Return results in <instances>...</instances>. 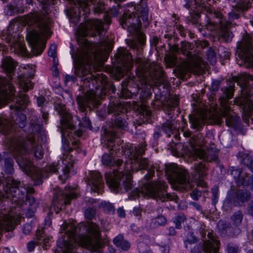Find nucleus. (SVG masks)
I'll use <instances>...</instances> for the list:
<instances>
[{"instance_id":"f257e3e1","label":"nucleus","mask_w":253,"mask_h":253,"mask_svg":"<svg viewBox=\"0 0 253 253\" xmlns=\"http://www.w3.org/2000/svg\"><path fill=\"white\" fill-rule=\"evenodd\" d=\"M120 23L123 28L136 35L135 39L129 40L126 42L127 45L136 52L135 63L137 66V75L144 83L150 86L164 84L166 77L162 68L157 65L150 64L147 59L142 56L143 46L145 44V37L139 30L141 27L146 28L149 25L147 7L138 6L135 13L134 11H126L123 14Z\"/></svg>"},{"instance_id":"f03ea898","label":"nucleus","mask_w":253,"mask_h":253,"mask_svg":"<svg viewBox=\"0 0 253 253\" xmlns=\"http://www.w3.org/2000/svg\"><path fill=\"white\" fill-rule=\"evenodd\" d=\"M25 20L29 26L38 28V30H33L27 35L26 39L31 47V52H29L25 44L21 42L16 44L15 50L22 56L31 58L33 56L40 55L44 49L45 42H42V39L50 36L52 23L49 17L45 15L43 16L38 13L27 15Z\"/></svg>"},{"instance_id":"7ed1b4c3","label":"nucleus","mask_w":253,"mask_h":253,"mask_svg":"<svg viewBox=\"0 0 253 253\" xmlns=\"http://www.w3.org/2000/svg\"><path fill=\"white\" fill-rule=\"evenodd\" d=\"M100 43L101 52L91 49L89 51H86L84 58H79L74 64L75 74L82 77L83 85L91 90L94 88L97 89L107 83L106 76L102 73L97 74L96 76L90 74L91 65L100 60L101 52L112 49V44L110 41L103 40L100 41Z\"/></svg>"},{"instance_id":"20e7f679","label":"nucleus","mask_w":253,"mask_h":253,"mask_svg":"<svg viewBox=\"0 0 253 253\" xmlns=\"http://www.w3.org/2000/svg\"><path fill=\"white\" fill-rule=\"evenodd\" d=\"M77 228L73 225L67 226L63 237L59 238L57 247L61 253H77L76 249L80 246L87 247L92 252L103 253L100 250V241L93 242L92 237L87 235H76Z\"/></svg>"},{"instance_id":"39448f33","label":"nucleus","mask_w":253,"mask_h":253,"mask_svg":"<svg viewBox=\"0 0 253 253\" xmlns=\"http://www.w3.org/2000/svg\"><path fill=\"white\" fill-rule=\"evenodd\" d=\"M146 145V142H144L140 146L132 147L125 151L129 157L130 160L124 164V173L118 177L121 180H123L122 186L124 192H127L132 188L130 171L134 172L146 169L149 165L147 159L139 157L144 153Z\"/></svg>"},{"instance_id":"423d86ee","label":"nucleus","mask_w":253,"mask_h":253,"mask_svg":"<svg viewBox=\"0 0 253 253\" xmlns=\"http://www.w3.org/2000/svg\"><path fill=\"white\" fill-rule=\"evenodd\" d=\"M167 187L166 183L162 180L154 181L144 184L140 189H136L132 191L129 198L131 200H134L142 195L162 202L167 201H174L176 202L178 199L176 196L166 193Z\"/></svg>"},{"instance_id":"0eeeda50","label":"nucleus","mask_w":253,"mask_h":253,"mask_svg":"<svg viewBox=\"0 0 253 253\" xmlns=\"http://www.w3.org/2000/svg\"><path fill=\"white\" fill-rule=\"evenodd\" d=\"M15 88L9 80L0 78V107L6 105L8 102L12 100L14 104L11 108L21 111L25 109L29 103V96L23 92L14 97Z\"/></svg>"},{"instance_id":"6e6552de","label":"nucleus","mask_w":253,"mask_h":253,"mask_svg":"<svg viewBox=\"0 0 253 253\" xmlns=\"http://www.w3.org/2000/svg\"><path fill=\"white\" fill-rule=\"evenodd\" d=\"M221 96L219 98L221 106V115L226 118V125L234 130H240L242 127L240 118L230 108L229 100L232 98L234 92V85L222 87Z\"/></svg>"},{"instance_id":"1a4fd4ad","label":"nucleus","mask_w":253,"mask_h":253,"mask_svg":"<svg viewBox=\"0 0 253 253\" xmlns=\"http://www.w3.org/2000/svg\"><path fill=\"white\" fill-rule=\"evenodd\" d=\"M20 155L17 157L16 161L23 171L32 178L35 186L42 185L43 178L47 177L49 174L56 172L59 169L57 165L53 164L44 169H40L34 166L27 157Z\"/></svg>"},{"instance_id":"9d476101","label":"nucleus","mask_w":253,"mask_h":253,"mask_svg":"<svg viewBox=\"0 0 253 253\" xmlns=\"http://www.w3.org/2000/svg\"><path fill=\"white\" fill-rule=\"evenodd\" d=\"M113 156L107 153H105L102 156L101 162L103 165L116 167L117 169H114L113 173L111 172H106L105 178L106 182L109 187L112 191L115 193L122 191L123 189L122 183L123 180H121L118 177L123 174L124 171V168H121L123 161L121 159H118L116 161L113 162Z\"/></svg>"},{"instance_id":"9b49d317","label":"nucleus","mask_w":253,"mask_h":253,"mask_svg":"<svg viewBox=\"0 0 253 253\" xmlns=\"http://www.w3.org/2000/svg\"><path fill=\"white\" fill-rule=\"evenodd\" d=\"M9 141L10 150L16 154L27 155L32 148L35 158L41 160L43 157L42 146L35 143V137L33 135L28 136L27 140L22 137H14Z\"/></svg>"},{"instance_id":"f8f14e48","label":"nucleus","mask_w":253,"mask_h":253,"mask_svg":"<svg viewBox=\"0 0 253 253\" xmlns=\"http://www.w3.org/2000/svg\"><path fill=\"white\" fill-rule=\"evenodd\" d=\"M238 64L246 68H253V37L246 32L237 43Z\"/></svg>"},{"instance_id":"ddd939ff","label":"nucleus","mask_w":253,"mask_h":253,"mask_svg":"<svg viewBox=\"0 0 253 253\" xmlns=\"http://www.w3.org/2000/svg\"><path fill=\"white\" fill-rule=\"evenodd\" d=\"M128 123L126 119L121 116L116 117L110 126L108 130L105 131V140L104 147L110 151L117 153L120 150L119 144H115V139L119 137L120 134L127 129Z\"/></svg>"},{"instance_id":"4468645a","label":"nucleus","mask_w":253,"mask_h":253,"mask_svg":"<svg viewBox=\"0 0 253 253\" xmlns=\"http://www.w3.org/2000/svg\"><path fill=\"white\" fill-rule=\"evenodd\" d=\"M210 15L211 18L216 19V20L213 21L210 19L208 23L213 25L214 27H217L216 32L219 40L226 42H231L234 36L231 31V22L224 19L222 14L218 11H214L211 13Z\"/></svg>"},{"instance_id":"2eb2a0df","label":"nucleus","mask_w":253,"mask_h":253,"mask_svg":"<svg viewBox=\"0 0 253 253\" xmlns=\"http://www.w3.org/2000/svg\"><path fill=\"white\" fill-rule=\"evenodd\" d=\"M166 174L169 179L174 184L185 190L191 188V184L187 180V171L178 167L177 165H171L166 168Z\"/></svg>"},{"instance_id":"dca6fc26","label":"nucleus","mask_w":253,"mask_h":253,"mask_svg":"<svg viewBox=\"0 0 253 253\" xmlns=\"http://www.w3.org/2000/svg\"><path fill=\"white\" fill-rule=\"evenodd\" d=\"M240 86L241 95L235 99V102L244 112H251L253 110V85L251 86L249 83L245 82Z\"/></svg>"},{"instance_id":"f3484780","label":"nucleus","mask_w":253,"mask_h":253,"mask_svg":"<svg viewBox=\"0 0 253 253\" xmlns=\"http://www.w3.org/2000/svg\"><path fill=\"white\" fill-rule=\"evenodd\" d=\"M77 198V194L73 188L66 187L63 191H58L54 194L50 206L51 210H53L56 213L61 210L63 205L70 204L71 201Z\"/></svg>"},{"instance_id":"a211bd4d","label":"nucleus","mask_w":253,"mask_h":253,"mask_svg":"<svg viewBox=\"0 0 253 253\" xmlns=\"http://www.w3.org/2000/svg\"><path fill=\"white\" fill-rule=\"evenodd\" d=\"M104 29L103 23L101 20H89L80 26L78 32L79 35L83 37L89 36L95 37L97 35H101Z\"/></svg>"},{"instance_id":"6ab92c4d","label":"nucleus","mask_w":253,"mask_h":253,"mask_svg":"<svg viewBox=\"0 0 253 253\" xmlns=\"http://www.w3.org/2000/svg\"><path fill=\"white\" fill-rule=\"evenodd\" d=\"M64 152L63 154L62 160L65 165L62 169V174L59 175V178L61 180H66L68 178L70 170L73 167L75 163V159L73 156L70 154L73 151V148L70 147L68 144L64 143L63 146Z\"/></svg>"},{"instance_id":"aec40b11","label":"nucleus","mask_w":253,"mask_h":253,"mask_svg":"<svg viewBox=\"0 0 253 253\" xmlns=\"http://www.w3.org/2000/svg\"><path fill=\"white\" fill-rule=\"evenodd\" d=\"M115 57L119 67L125 70H129L132 67L133 61L132 55L126 49H119Z\"/></svg>"},{"instance_id":"412c9836","label":"nucleus","mask_w":253,"mask_h":253,"mask_svg":"<svg viewBox=\"0 0 253 253\" xmlns=\"http://www.w3.org/2000/svg\"><path fill=\"white\" fill-rule=\"evenodd\" d=\"M55 109L60 116L62 129H73L74 125L72 123V116L67 111L65 105L62 103H57L55 105Z\"/></svg>"},{"instance_id":"4be33fe9","label":"nucleus","mask_w":253,"mask_h":253,"mask_svg":"<svg viewBox=\"0 0 253 253\" xmlns=\"http://www.w3.org/2000/svg\"><path fill=\"white\" fill-rule=\"evenodd\" d=\"M187 57L188 70L195 74H201L205 67L202 59L189 51L187 53Z\"/></svg>"},{"instance_id":"5701e85b","label":"nucleus","mask_w":253,"mask_h":253,"mask_svg":"<svg viewBox=\"0 0 253 253\" xmlns=\"http://www.w3.org/2000/svg\"><path fill=\"white\" fill-rule=\"evenodd\" d=\"M88 184L91 186V190L92 191L102 193L104 183L101 174L96 171L90 172L88 180Z\"/></svg>"},{"instance_id":"b1692460","label":"nucleus","mask_w":253,"mask_h":253,"mask_svg":"<svg viewBox=\"0 0 253 253\" xmlns=\"http://www.w3.org/2000/svg\"><path fill=\"white\" fill-rule=\"evenodd\" d=\"M194 154L196 157L208 162L216 161L218 160V152L214 148H208L206 150L201 148L196 149L194 151Z\"/></svg>"},{"instance_id":"393cba45","label":"nucleus","mask_w":253,"mask_h":253,"mask_svg":"<svg viewBox=\"0 0 253 253\" xmlns=\"http://www.w3.org/2000/svg\"><path fill=\"white\" fill-rule=\"evenodd\" d=\"M177 121L172 116H169L165 122L162 125L157 127L159 130H162L167 134L168 137H169L171 134L177 131L176 126Z\"/></svg>"},{"instance_id":"a878e982","label":"nucleus","mask_w":253,"mask_h":253,"mask_svg":"<svg viewBox=\"0 0 253 253\" xmlns=\"http://www.w3.org/2000/svg\"><path fill=\"white\" fill-rule=\"evenodd\" d=\"M17 65V62L10 56H6L2 60V69L5 73L8 74L10 79H12V75L15 71Z\"/></svg>"},{"instance_id":"bb28decb","label":"nucleus","mask_w":253,"mask_h":253,"mask_svg":"<svg viewBox=\"0 0 253 253\" xmlns=\"http://www.w3.org/2000/svg\"><path fill=\"white\" fill-rule=\"evenodd\" d=\"M208 167L203 162L195 164L192 175L195 179H203L208 175Z\"/></svg>"},{"instance_id":"cd10ccee","label":"nucleus","mask_w":253,"mask_h":253,"mask_svg":"<svg viewBox=\"0 0 253 253\" xmlns=\"http://www.w3.org/2000/svg\"><path fill=\"white\" fill-rule=\"evenodd\" d=\"M217 228L219 232L223 235L233 237L236 234V229H234L228 222L219 220L217 223Z\"/></svg>"},{"instance_id":"c85d7f7f","label":"nucleus","mask_w":253,"mask_h":253,"mask_svg":"<svg viewBox=\"0 0 253 253\" xmlns=\"http://www.w3.org/2000/svg\"><path fill=\"white\" fill-rule=\"evenodd\" d=\"M220 246V241L211 242V240H204L203 243V251L205 253H217Z\"/></svg>"},{"instance_id":"c756f323","label":"nucleus","mask_w":253,"mask_h":253,"mask_svg":"<svg viewBox=\"0 0 253 253\" xmlns=\"http://www.w3.org/2000/svg\"><path fill=\"white\" fill-rule=\"evenodd\" d=\"M189 118L192 128L199 131L203 128L205 121L204 115H190Z\"/></svg>"},{"instance_id":"7c9ffc66","label":"nucleus","mask_w":253,"mask_h":253,"mask_svg":"<svg viewBox=\"0 0 253 253\" xmlns=\"http://www.w3.org/2000/svg\"><path fill=\"white\" fill-rule=\"evenodd\" d=\"M225 203L230 206H241L235 188H231L228 191Z\"/></svg>"},{"instance_id":"2f4dec72","label":"nucleus","mask_w":253,"mask_h":253,"mask_svg":"<svg viewBox=\"0 0 253 253\" xmlns=\"http://www.w3.org/2000/svg\"><path fill=\"white\" fill-rule=\"evenodd\" d=\"M86 224L87 231L95 239L93 242L100 241L101 232L99 225L90 221H87Z\"/></svg>"},{"instance_id":"473e14b6","label":"nucleus","mask_w":253,"mask_h":253,"mask_svg":"<svg viewBox=\"0 0 253 253\" xmlns=\"http://www.w3.org/2000/svg\"><path fill=\"white\" fill-rule=\"evenodd\" d=\"M94 99V94H86L85 96H78L77 101L82 111L83 112L85 110L86 107H90L89 103H93Z\"/></svg>"},{"instance_id":"72a5a7b5","label":"nucleus","mask_w":253,"mask_h":253,"mask_svg":"<svg viewBox=\"0 0 253 253\" xmlns=\"http://www.w3.org/2000/svg\"><path fill=\"white\" fill-rule=\"evenodd\" d=\"M36 239L38 243L42 246V247L45 249H47V247H48V245L50 238L48 236L46 235L44 231L42 229H39L37 231L36 233Z\"/></svg>"},{"instance_id":"f704fd0d","label":"nucleus","mask_w":253,"mask_h":253,"mask_svg":"<svg viewBox=\"0 0 253 253\" xmlns=\"http://www.w3.org/2000/svg\"><path fill=\"white\" fill-rule=\"evenodd\" d=\"M123 110V105L118 100L111 102L108 107V113L113 114L114 115H119Z\"/></svg>"},{"instance_id":"c9c22d12","label":"nucleus","mask_w":253,"mask_h":253,"mask_svg":"<svg viewBox=\"0 0 253 253\" xmlns=\"http://www.w3.org/2000/svg\"><path fill=\"white\" fill-rule=\"evenodd\" d=\"M113 242L116 246L121 248L123 250H127L130 247L129 243L125 240L123 236L120 234L114 239Z\"/></svg>"},{"instance_id":"e433bc0d","label":"nucleus","mask_w":253,"mask_h":253,"mask_svg":"<svg viewBox=\"0 0 253 253\" xmlns=\"http://www.w3.org/2000/svg\"><path fill=\"white\" fill-rule=\"evenodd\" d=\"M14 123L20 128H23L26 124V116L22 113H17L12 117Z\"/></svg>"},{"instance_id":"4c0bfd02","label":"nucleus","mask_w":253,"mask_h":253,"mask_svg":"<svg viewBox=\"0 0 253 253\" xmlns=\"http://www.w3.org/2000/svg\"><path fill=\"white\" fill-rule=\"evenodd\" d=\"M129 84V81L125 80V81L123 82L122 84V88L121 89L120 97H122L125 98H132L133 95L135 94L134 92H132L131 90H129L128 88H126V87L128 86Z\"/></svg>"},{"instance_id":"58836bf2","label":"nucleus","mask_w":253,"mask_h":253,"mask_svg":"<svg viewBox=\"0 0 253 253\" xmlns=\"http://www.w3.org/2000/svg\"><path fill=\"white\" fill-rule=\"evenodd\" d=\"M236 189L241 205L243 203L248 201L250 199L251 193L249 191L246 189Z\"/></svg>"},{"instance_id":"ea45409f","label":"nucleus","mask_w":253,"mask_h":253,"mask_svg":"<svg viewBox=\"0 0 253 253\" xmlns=\"http://www.w3.org/2000/svg\"><path fill=\"white\" fill-rule=\"evenodd\" d=\"M251 7L250 0H242L238 2L233 7L237 11L244 12L247 11Z\"/></svg>"},{"instance_id":"a19ab883","label":"nucleus","mask_w":253,"mask_h":253,"mask_svg":"<svg viewBox=\"0 0 253 253\" xmlns=\"http://www.w3.org/2000/svg\"><path fill=\"white\" fill-rule=\"evenodd\" d=\"M11 129V125L6 118L0 117V130L4 134H7Z\"/></svg>"},{"instance_id":"79ce46f5","label":"nucleus","mask_w":253,"mask_h":253,"mask_svg":"<svg viewBox=\"0 0 253 253\" xmlns=\"http://www.w3.org/2000/svg\"><path fill=\"white\" fill-rule=\"evenodd\" d=\"M199 241V239L196 237L192 232H189L184 240V246L186 249H188V246L193 244L197 243Z\"/></svg>"},{"instance_id":"37998d69","label":"nucleus","mask_w":253,"mask_h":253,"mask_svg":"<svg viewBox=\"0 0 253 253\" xmlns=\"http://www.w3.org/2000/svg\"><path fill=\"white\" fill-rule=\"evenodd\" d=\"M179 103V98L177 96L171 95L169 98V100L167 101L166 106L167 109L169 110L168 111H171L172 108L176 107Z\"/></svg>"},{"instance_id":"c03bdc74","label":"nucleus","mask_w":253,"mask_h":253,"mask_svg":"<svg viewBox=\"0 0 253 253\" xmlns=\"http://www.w3.org/2000/svg\"><path fill=\"white\" fill-rule=\"evenodd\" d=\"M4 171L8 174H11L14 171L13 161L10 158L4 159Z\"/></svg>"},{"instance_id":"a18cd8bd","label":"nucleus","mask_w":253,"mask_h":253,"mask_svg":"<svg viewBox=\"0 0 253 253\" xmlns=\"http://www.w3.org/2000/svg\"><path fill=\"white\" fill-rule=\"evenodd\" d=\"M200 14L194 11L190 13V15L187 17V20L193 25H198L200 24L199 19Z\"/></svg>"},{"instance_id":"49530a36","label":"nucleus","mask_w":253,"mask_h":253,"mask_svg":"<svg viewBox=\"0 0 253 253\" xmlns=\"http://www.w3.org/2000/svg\"><path fill=\"white\" fill-rule=\"evenodd\" d=\"M93 5V9L95 13L99 14L102 13L105 9L104 3L103 1H97L96 0L90 1Z\"/></svg>"},{"instance_id":"de8ad7c7","label":"nucleus","mask_w":253,"mask_h":253,"mask_svg":"<svg viewBox=\"0 0 253 253\" xmlns=\"http://www.w3.org/2000/svg\"><path fill=\"white\" fill-rule=\"evenodd\" d=\"M186 219V217L183 213H180L173 218V222L175 224L176 228L180 229L181 224L184 223Z\"/></svg>"},{"instance_id":"09e8293b","label":"nucleus","mask_w":253,"mask_h":253,"mask_svg":"<svg viewBox=\"0 0 253 253\" xmlns=\"http://www.w3.org/2000/svg\"><path fill=\"white\" fill-rule=\"evenodd\" d=\"M78 4L79 7L80 13H81V11H82L83 14L84 15H86L89 13L90 10L88 7V4L86 1L79 0L78 1Z\"/></svg>"},{"instance_id":"8fccbe9b","label":"nucleus","mask_w":253,"mask_h":253,"mask_svg":"<svg viewBox=\"0 0 253 253\" xmlns=\"http://www.w3.org/2000/svg\"><path fill=\"white\" fill-rule=\"evenodd\" d=\"M243 215L241 211L235 212L231 217L233 223L236 226H239L242 222Z\"/></svg>"},{"instance_id":"3c124183","label":"nucleus","mask_w":253,"mask_h":253,"mask_svg":"<svg viewBox=\"0 0 253 253\" xmlns=\"http://www.w3.org/2000/svg\"><path fill=\"white\" fill-rule=\"evenodd\" d=\"M100 207L105 212L108 213L113 214L115 212V208L113 205L109 202H102L100 204Z\"/></svg>"},{"instance_id":"603ef678","label":"nucleus","mask_w":253,"mask_h":253,"mask_svg":"<svg viewBox=\"0 0 253 253\" xmlns=\"http://www.w3.org/2000/svg\"><path fill=\"white\" fill-rule=\"evenodd\" d=\"M207 58L210 63L212 65L215 64L216 56L215 53L211 48H210L207 51Z\"/></svg>"},{"instance_id":"864d4df0","label":"nucleus","mask_w":253,"mask_h":253,"mask_svg":"<svg viewBox=\"0 0 253 253\" xmlns=\"http://www.w3.org/2000/svg\"><path fill=\"white\" fill-rule=\"evenodd\" d=\"M242 163L246 165L253 172V160L252 158L248 155L245 156V158L242 160Z\"/></svg>"},{"instance_id":"5fc2aeb1","label":"nucleus","mask_w":253,"mask_h":253,"mask_svg":"<svg viewBox=\"0 0 253 253\" xmlns=\"http://www.w3.org/2000/svg\"><path fill=\"white\" fill-rule=\"evenodd\" d=\"M17 11L16 7L11 4L7 5L4 9L5 14L9 16L13 15Z\"/></svg>"},{"instance_id":"6e6d98bb","label":"nucleus","mask_w":253,"mask_h":253,"mask_svg":"<svg viewBox=\"0 0 253 253\" xmlns=\"http://www.w3.org/2000/svg\"><path fill=\"white\" fill-rule=\"evenodd\" d=\"M154 223L157 225H165L167 223V218L163 215H159L153 219Z\"/></svg>"},{"instance_id":"4d7b16f0","label":"nucleus","mask_w":253,"mask_h":253,"mask_svg":"<svg viewBox=\"0 0 253 253\" xmlns=\"http://www.w3.org/2000/svg\"><path fill=\"white\" fill-rule=\"evenodd\" d=\"M96 214V211L92 208L87 209L84 211V216L86 218L91 220L94 218Z\"/></svg>"},{"instance_id":"13d9d810","label":"nucleus","mask_w":253,"mask_h":253,"mask_svg":"<svg viewBox=\"0 0 253 253\" xmlns=\"http://www.w3.org/2000/svg\"><path fill=\"white\" fill-rule=\"evenodd\" d=\"M56 50L57 45L55 44L51 45L50 48L48 52V55L53 58V62L55 64L56 57Z\"/></svg>"},{"instance_id":"bf43d9fd","label":"nucleus","mask_w":253,"mask_h":253,"mask_svg":"<svg viewBox=\"0 0 253 253\" xmlns=\"http://www.w3.org/2000/svg\"><path fill=\"white\" fill-rule=\"evenodd\" d=\"M228 253H239L238 246L233 243H228L226 246Z\"/></svg>"},{"instance_id":"052dcab7","label":"nucleus","mask_w":253,"mask_h":253,"mask_svg":"<svg viewBox=\"0 0 253 253\" xmlns=\"http://www.w3.org/2000/svg\"><path fill=\"white\" fill-rule=\"evenodd\" d=\"M165 60L167 63L170 66H174L176 63L177 58L174 54H170L166 56Z\"/></svg>"},{"instance_id":"680f3d73","label":"nucleus","mask_w":253,"mask_h":253,"mask_svg":"<svg viewBox=\"0 0 253 253\" xmlns=\"http://www.w3.org/2000/svg\"><path fill=\"white\" fill-rule=\"evenodd\" d=\"M211 190L212 193V202L213 204H215L218 199V187L216 185H214L212 187Z\"/></svg>"},{"instance_id":"e2e57ef3","label":"nucleus","mask_w":253,"mask_h":253,"mask_svg":"<svg viewBox=\"0 0 253 253\" xmlns=\"http://www.w3.org/2000/svg\"><path fill=\"white\" fill-rule=\"evenodd\" d=\"M242 170L240 169H236L235 168H232L231 170V174L232 175L236 180V182H238V180L239 179L241 174L242 173Z\"/></svg>"},{"instance_id":"0e129e2a","label":"nucleus","mask_w":253,"mask_h":253,"mask_svg":"<svg viewBox=\"0 0 253 253\" xmlns=\"http://www.w3.org/2000/svg\"><path fill=\"white\" fill-rule=\"evenodd\" d=\"M206 235L207 236V237L209 239L208 240H211V242H214L216 240L219 241L216 234L214 233L213 231L211 230H208L207 234H206ZM204 240H207L205 239Z\"/></svg>"},{"instance_id":"69168bd1","label":"nucleus","mask_w":253,"mask_h":253,"mask_svg":"<svg viewBox=\"0 0 253 253\" xmlns=\"http://www.w3.org/2000/svg\"><path fill=\"white\" fill-rule=\"evenodd\" d=\"M233 9H234L228 14V18L230 21H233L240 17V15L237 12V11L235 8Z\"/></svg>"},{"instance_id":"338daca9","label":"nucleus","mask_w":253,"mask_h":253,"mask_svg":"<svg viewBox=\"0 0 253 253\" xmlns=\"http://www.w3.org/2000/svg\"><path fill=\"white\" fill-rule=\"evenodd\" d=\"M190 196L193 200H198L201 196V192L197 188H195L191 192Z\"/></svg>"},{"instance_id":"774afa93","label":"nucleus","mask_w":253,"mask_h":253,"mask_svg":"<svg viewBox=\"0 0 253 253\" xmlns=\"http://www.w3.org/2000/svg\"><path fill=\"white\" fill-rule=\"evenodd\" d=\"M203 251V245L197 244L190 250L191 253H201Z\"/></svg>"}]
</instances>
